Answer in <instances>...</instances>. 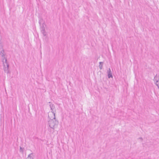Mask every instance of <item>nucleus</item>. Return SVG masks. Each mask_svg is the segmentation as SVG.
Returning <instances> with one entry per match:
<instances>
[{"label":"nucleus","instance_id":"nucleus-1","mask_svg":"<svg viewBox=\"0 0 159 159\" xmlns=\"http://www.w3.org/2000/svg\"><path fill=\"white\" fill-rule=\"evenodd\" d=\"M54 117L53 119H50L48 121V125L49 127L53 129L55 127H57L58 124V121L56 120L55 115H54Z\"/></svg>","mask_w":159,"mask_h":159},{"label":"nucleus","instance_id":"nucleus-2","mask_svg":"<svg viewBox=\"0 0 159 159\" xmlns=\"http://www.w3.org/2000/svg\"><path fill=\"white\" fill-rule=\"evenodd\" d=\"M3 66L4 67V70L5 73L8 74L9 73V71L8 70V68L9 65L7 62V59H5V61H3Z\"/></svg>","mask_w":159,"mask_h":159},{"label":"nucleus","instance_id":"nucleus-3","mask_svg":"<svg viewBox=\"0 0 159 159\" xmlns=\"http://www.w3.org/2000/svg\"><path fill=\"white\" fill-rule=\"evenodd\" d=\"M154 81L156 82L155 84L157 86L158 88L159 89V86L158 85V84H157V83L159 81V75H158V76H157V75L156 74V75L154 77Z\"/></svg>","mask_w":159,"mask_h":159},{"label":"nucleus","instance_id":"nucleus-4","mask_svg":"<svg viewBox=\"0 0 159 159\" xmlns=\"http://www.w3.org/2000/svg\"><path fill=\"white\" fill-rule=\"evenodd\" d=\"M51 110V112L53 113V115H55V113L53 109L55 108V106L52 103H51L49 105Z\"/></svg>","mask_w":159,"mask_h":159},{"label":"nucleus","instance_id":"nucleus-5","mask_svg":"<svg viewBox=\"0 0 159 159\" xmlns=\"http://www.w3.org/2000/svg\"><path fill=\"white\" fill-rule=\"evenodd\" d=\"M0 54L2 57H3L2 61H4V60L5 61V59H6V58L5 57L4 50V49H2L1 51Z\"/></svg>","mask_w":159,"mask_h":159},{"label":"nucleus","instance_id":"nucleus-6","mask_svg":"<svg viewBox=\"0 0 159 159\" xmlns=\"http://www.w3.org/2000/svg\"><path fill=\"white\" fill-rule=\"evenodd\" d=\"M107 73L108 74V77L109 78L113 77V76L112 75V73L110 68H109L108 70H107Z\"/></svg>","mask_w":159,"mask_h":159},{"label":"nucleus","instance_id":"nucleus-7","mask_svg":"<svg viewBox=\"0 0 159 159\" xmlns=\"http://www.w3.org/2000/svg\"><path fill=\"white\" fill-rule=\"evenodd\" d=\"M40 27V30L41 31L42 30H45V26H46V25H45V23L44 22L43 23L42 25Z\"/></svg>","mask_w":159,"mask_h":159},{"label":"nucleus","instance_id":"nucleus-8","mask_svg":"<svg viewBox=\"0 0 159 159\" xmlns=\"http://www.w3.org/2000/svg\"><path fill=\"white\" fill-rule=\"evenodd\" d=\"M41 31L44 36H47V33L46 32L45 30H41Z\"/></svg>","mask_w":159,"mask_h":159},{"label":"nucleus","instance_id":"nucleus-9","mask_svg":"<svg viewBox=\"0 0 159 159\" xmlns=\"http://www.w3.org/2000/svg\"><path fill=\"white\" fill-rule=\"evenodd\" d=\"M99 68L101 70L102 69V65H103V62H99Z\"/></svg>","mask_w":159,"mask_h":159},{"label":"nucleus","instance_id":"nucleus-10","mask_svg":"<svg viewBox=\"0 0 159 159\" xmlns=\"http://www.w3.org/2000/svg\"><path fill=\"white\" fill-rule=\"evenodd\" d=\"M43 21V19H40L39 20V23L40 25V26L41 25V22H42Z\"/></svg>","mask_w":159,"mask_h":159},{"label":"nucleus","instance_id":"nucleus-11","mask_svg":"<svg viewBox=\"0 0 159 159\" xmlns=\"http://www.w3.org/2000/svg\"><path fill=\"white\" fill-rule=\"evenodd\" d=\"M31 154L29 155L28 156V158L30 157V159H33V158L30 157H31Z\"/></svg>","mask_w":159,"mask_h":159},{"label":"nucleus","instance_id":"nucleus-12","mask_svg":"<svg viewBox=\"0 0 159 159\" xmlns=\"http://www.w3.org/2000/svg\"><path fill=\"white\" fill-rule=\"evenodd\" d=\"M20 152H22L23 153V149L20 147Z\"/></svg>","mask_w":159,"mask_h":159},{"label":"nucleus","instance_id":"nucleus-13","mask_svg":"<svg viewBox=\"0 0 159 159\" xmlns=\"http://www.w3.org/2000/svg\"><path fill=\"white\" fill-rule=\"evenodd\" d=\"M139 139H143L142 137H140L139 138Z\"/></svg>","mask_w":159,"mask_h":159},{"label":"nucleus","instance_id":"nucleus-14","mask_svg":"<svg viewBox=\"0 0 159 159\" xmlns=\"http://www.w3.org/2000/svg\"><path fill=\"white\" fill-rule=\"evenodd\" d=\"M48 103H51V102H48Z\"/></svg>","mask_w":159,"mask_h":159}]
</instances>
